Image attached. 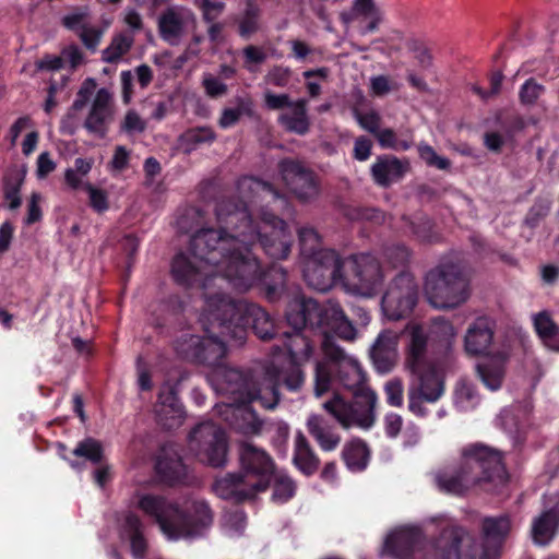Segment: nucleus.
Here are the masks:
<instances>
[{
    "label": "nucleus",
    "mask_w": 559,
    "mask_h": 559,
    "mask_svg": "<svg viewBox=\"0 0 559 559\" xmlns=\"http://www.w3.org/2000/svg\"><path fill=\"white\" fill-rule=\"evenodd\" d=\"M138 508L156 521L169 540L202 536L213 523V512L204 501L180 508L163 496L144 493L139 498Z\"/></svg>",
    "instance_id": "1a4fd4ad"
},
{
    "label": "nucleus",
    "mask_w": 559,
    "mask_h": 559,
    "mask_svg": "<svg viewBox=\"0 0 559 559\" xmlns=\"http://www.w3.org/2000/svg\"><path fill=\"white\" fill-rule=\"evenodd\" d=\"M260 29V13L259 9L249 5L241 17L238 20V35L249 40Z\"/></svg>",
    "instance_id": "c03bdc74"
},
{
    "label": "nucleus",
    "mask_w": 559,
    "mask_h": 559,
    "mask_svg": "<svg viewBox=\"0 0 559 559\" xmlns=\"http://www.w3.org/2000/svg\"><path fill=\"white\" fill-rule=\"evenodd\" d=\"M289 320L298 324L310 322L311 325H317L323 336L321 344L326 336H330L333 343L336 344L334 336L352 341L356 335V329L336 302L321 305L314 299L304 298L301 304L293 307Z\"/></svg>",
    "instance_id": "f8f14e48"
},
{
    "label": "nucleus",
    "mask_w": 559,
    "mask_h": 559,
    "mask_svg": "<svg viewBox=\"0 0 559 559\" xmlns=\"http://www.w3.org/2000/svg\"><path fill=\"white\" fill-rule=\"evenodd\" d=\"M124 532L130 540V549L134 559H144L148 544L144 536L143 523L138 515L129 514L124 521Z\"/></svg>",
    "instance_id": "72a5a7b5"
},
{
    "label": "nucleus",
    "mask_w": 559,
    "mask_h": 559,
    "mask_svg": "<svg viewBox=\"0 0 559 559\" xmlns=\"http://www.w3.org/2000/svg\"><path fill=\"white\" fill-rule=\"evenodd\" d=\"M217 391L229 401L225 405V419L229 427L245 436L259 435L262 428V420L252 408V403H259L266 409H273L278 404L276 388L267 397L251 370L224 368Z\"/></svg>",
    "instance_id": "423d86ee"
},
{
    "label": "nucleus",
    "mask_w": 559,
    "mask_h": 559,
    "mask_svg": "<svg viewBox=\"0 0 559 559\" xmlns=\"http://www.w3.org/2000/svg\"><path fill=\"white\" fill-rule=\"evenodd\" d=\"M496 322L489 317L476 318L467 328L464 337V349L468 356L488 357L493 342Z\"/></svg>",
    "instance_id": "5701e85b"
},
{
    "label": "nucleus",
    "mask_w": 559,
    "mask_h": 559,
    "mask_svg": "<svg viewBox=\"0 0 559 559\" xmlns=\"http://www.w3.org/2000/svg\"><path fill=\"white\" fill-rule=\"evenodd\" d=\"M512 530L509 514L485 516L481 521L484 543L462 526L442 530L437 545L438 559H496Z\"/></svg>",
    "instance_id": "0eeeda50"
},
{
    "label": "nucleus",
    "mask_w": 559,
    "mask_h": 559,
    "mask_svg": "<svg viewBox=\"0 0 559 559\" xmlns=\"http://www.w3.org/2000/svg\"><path fill=\"white\" fill-rule=\"evenodd\" d=\"M238 454L240 471L216 479L213 487L222 499L242 503L270 487L275 463L266 451L247 441L239 443Z\"/></svg>",
    "instance_id": "6e6552de"
},
{
    "label": "nucleus",
    "mask_w": 559,
    "mask_h": 559,
    "mask_svg": "<svg viewBox=\"0 0 559 559\" xmlns=\"http://www.w3.org/2000/svg\"><path fill=\"white\" fill-rule=\"evenodd\" d=\"M292 78V70L283 66H274L266 74L265 80L267 83L276 87H285Z\"/></svg>",
    "instance_id": "0e129e2a"
},
{
    "label": "nucleus",
    "mask_w": 559,
    "mask_h": 559,
    "mask_svg": "<svg viewBox=\"0 0 559 559\" xmlns=\"http://www.w3.org/2000/svg\"><path fill=\"white\" fill-rule=\"evenodd\" d=\"M559 527V511L549 509L536 518L532 525V537L535 544L545 546L557 534Z\"/></svg>",
    "instance_id": "473e14b6"
},
{
    "label": "nucleus",
    "mask_w": 559,
    "mask_h": 559,
    "mask_svg": "<svg viewBox=\"0 0 559 559\" xmlns=\"http://www.w3.org/2000/svg\"><path fill=\"white\" fill-rule=\"evenodd\" d=\"M419 157L426 163L429 167H435L439 170H448L451 167V162L449 158L439 156L435 148L426 143H420L417 146Z\"/></svg>",
    "instance_id": "8fccbe9b"
},
{
    "label": "nucleus",
    "mask_w": 559,
    "mask_h": 559,
    "mask_svg": "<svg viewBox=\"0 0 559 559\" xmlns=\"http://www.w3.org/2000/svg\"><path fill=\"white\" fill-rule=\"evenodd\" d=\"M183 415V406L179 401L175 385L169 383L163 384L155 405L157 424L166 430H171L182 424Z\"/></svg>",
    "instance_id": "4be33fe9"
},
{
    "label": "nucleus",
    "mask_w": 559,
    "mask_h": 559,
    "mask_svg": "<svg viewBox=\"0 0 559 559\" xmlns=\"http://www.w3.org/2000/svg\"><path fill=\"white\" fill-rule=\"evenodd\" d=\"M343 285L352 293L371 297L382 285L383 273L380 262L369 253L344 259Z\"/></svg>",
    "instance_id": "4468645a"
},
{
    "label": "nucleus",
    "mask_w": 559,
    "mask_h": 559,
    "mask_svg": "<svg viewBox=\"0 0 559 559\" xmlns=\"http://www.w3.org/2000/svg\"><path fill=\"white\" fill-rule=\"evenodd\" d=\"M233 203L241 207V195L221 199L215 206L218 229L201 228L195 231L189 242V251L215 274H221L239 292H246L257 280L258 264L253 257L241 251V223L234 219L227 224L219 219V206Z\"/></svg>",
    "instance_id": "20e7f679"
},
{
    "label": "nucleus",
    "mask_w": 559,
    "mask_h": 559,
    "mask_svg": "<svg viewBox=\"0 0 559 559\" xmlns=\"http://www.w3.org/2000/svg\"><path fill=\"white\" fill-rule=\"evenodd\" d=\"M80 39L83 45L88 49L94 51L100 43L103 31L95 27H90L87 25L81 26V32L79 34Z\"/></svg>",
    "instance_id": "774afa93"
},
{
    "label": "nucleus",
    "mask_w": 559,
    "mask_h": 559,
    "mask_svg": "<svg viewBox=\"0 0 559 559\" xmlns=\"http://www.w3.org/2000/svg\"><path fill=\"white\" fill-rule=\"evenodd\" d=\"M202 86L210 98H219L228 92L227 84L209 73L203 75Z\"/></svg>",
    "instance_id": "052dcab7"
},
{
    "label": "nucleus",
    "mask_w": 559,
    "mask_h": 559,
    "mask_svg": "<svg viewBox=\"0 0 559 559\" xmlns=\"http://www.w3.org/2000/svg\"><path fill=\"white\" fill-rule=\"evenodd\" d=\"M241 195V207L233 203L219 206V219L227 224L234 219L240 222L241 251L254 258L258 264L257 280L250 288L257 286L266 300L275 302L285 292L287 272L273 263L266 270L262 267L258 252L263 251L275 260H284L290 253L292 235L286 222L278 212L288 207V199L274 185L253 176H243L237 181Z\"/></svg>",
    "instance_id": "f257e3e1"
},
{
    "label": "nucleus",
    "mask_w": 559,
    "mask_h": 559,
    "mask_svg": "<svg viewBox=\"0 0 559 559\" xmlns=\"http://www.w3.org/2000/svg\"><path fill=\"white\" fill-rule=\"evenodd\" d=\"M353 14L369 19L366 25V32H376L381 22V12L376 7L373 0H355L352 7Z\"/></svg>",
    "instance_id": "58836bf2"
},
{
    "label": "nucleus",
    "mask_w": 559,
    "mask_h": 559,
    "mask_svg": "<svg viewBox=\"0 0 559 559\" xmlns=\"http://www.w3.org/2000/svg\"><path fill=\"white\" fill-rule=\"evenodd\" d=\"M413 235L421 242H437L440 236L435 230L433 222L427 216H418L411 222Z\"/></svg>",
    "instance_id": "de8ad7c7"
},
{
    "label": "nucleus",
    "mask_w": 559,
    "mask_h": 559,
    "mask_svg": "<svg viewBox=\"0 0 559 559\" xmlns=\"http://www.w3.org/2000/svg\"><path fill=\"white\" fill-rule=\"evenodd\" d=\"M386 402L391 406L400 407L403 404V384L400 380H390L384 385Z\"/></svg>",
    "instance_id": "69168bd1"
},
{
    "label": "nucleus",
    "mask_w": 559,
    "mask_h": 559,
    "mask_svg": "<svg viewBox=\"0 0 559 559\" xmlns=\"http://www.w3.org/2000/svg\"><path fill=\"white\" fill-rule=\"evenodd\" d=\"M503 453L483 442L465 444L456 461L435 473V484L440 492L465 497L472 490L499 495L509 483Z\"/></svg>",
    "instance_id": "39448f33"
},
{
    "label": "nucleus",
    "mask_w": 559,
    "mask_h": 559,
    "mask_svg": "<svg viewBox=\"0 0 559 559\" xmlns=\"http://www.w3.org/2000/svg\"><path fill=\"white\" fill-rule=\"evenodd\" d=\"M454 328L436 319L429 331L415 325L409 331L405 365L414 376L408 390V411L417 417L429 414L425 403L438 402L445 392V371L453 360Z\"/></svg>",
    "instance_id": "f03ea898"
},
{
    "label": "nucleus",
    "mask_w": 559,
    "mask_h": 559,
    "mask_svg": "<svg viewBox=\"0 0 559 559\" xmlns=\"http://www.w3.org/2000/svg\"><path fill=\"white\" fill-rule=\"evenodd\" d=\"M343 215L352 222L367 221L381 224L384 221V213L377 207L348 205L343 209Z\"/></svg>",
    "instance_id": "a18cd8bd"
},
{
    "label": "nucleus",
    "mask_w": 559,
    "mask_h": 559,
    "mask_svg": "<svg viewBox=\"0 0 559 559\" xmlns=\"http://www.w3.org/2000/svg\"><path fill=\"white\" fill-rule=\"evenodd\" d=\"M408 169V163H403L393 155H380L370 168L376 185L388 188L400 181Z\"/></svg>",
    "instance_id": "bb28decb"
},
{
    "label": "nucleus",
    "mask_w": 559,
    "mask_h": 559,
    "mask_svg": "<svg viewBox=\"0 0 559 559\" xmlns=\"http://www.w3.org/2000/svg\"><path fill=\"white\" fill-rule=\"evenodd\" d=\"M277 168L285 187L300 203H310L320 195V179L305 162L285 157Z\"/></svg>",
    "instance_id": "6ab92c4d"
},
{
    "label": "nucleus",
    "mask_w": 559,
    "mask_h": 559,
    "mask_svg": "<svg viewBox=\"0 0 559 559\" xmlns=\"http://www.w3.org/2000/svg\"><path fill=\"white\" fill-rule=\"evenodd\" d=\"M207 305L223 334L238 345L246 342L249 329L262 341L277 337L281 332L270 313L257 304L233 299L227 294L209 296Z\"/></svg>",
    "instance_id": "9d476101"
},
{
    "label": "nucleus",
    "mask_w": 559,
    "mask_h": 559,
    "mask_svg": "<svg viewBox=\"0 0 559 559\" xmlns=\"http://www.w3.org/2000/svg\"><path fill=\"white\" fill-rule=\"evenodd\" d=\"M158 31L164 40L171 41L182 34L183 21L175 10L167 9L158 19Z\"/></svg>",
    "instance_id": "e433bc0d"
},
{
    "label": "nucleus",
    "mask_w": 559,
    "mask_h": 559,
    "mask_svg": "<svg viewBox=\"0 0 559 559\" xmlns=\"http://www.w3.org/2000/svg\"><path fill=\"white\" fill-rule=\"evenodd\" d=\"M308 102L305 98L295 100L292 112H283L278 116L277 121L286 131L305 135L310 130V121L308 117Z\"/></svg>",
    "instance_id": "2f4dec72"
},
{
    "label": "nucleus",
    "mask_w": 559,
    "mask_h": 559,
    "mask_svg": "<svg viewBox=\"0 0 559 559\" xmlns=\"http://www.w3.org/2000/svg\"><path fill=\"white\" fill-rule=\"evenodd\" d=\"M216 138L215 132L210 127H199L189 129L183 134V140L188 144L198 145L203 143H212Z\"/></svg>",
    "instance_id": "4d7b16f0"
},
{
    "label": "nucleus",
    "mask_w": 559,
    "mask_h": 559,
    "mask_svg": "<svg viewBox=\"0 0 559 559\" xmlns=\"http://www.w3.org/2000/svg\"><path fill=\"white\" fill-rule=\"evenodd\" d=\"M132 44V37H127L123 34L114 36L109 46L102 52L103 61L107 63L118 62L130 50Z\"/></svg>",
    "instance_id": "37998d69"
},
{
    "label": "nucleus",
    "mask_w": 559,
    "mask_h": 559,
    "mask_svg": "<svg viewBox=\"0 0 559 559\" xmlns=\"http://www.w3.org/2000/svg\"><path fill=\"white\" fill-rule=\"evenodd\" d=\"M356 118L360 127L372 135L376 136L380 131L381 117L377 111L371 110L366 114L356 112Z\"/></svg>",
    "instance_id": "338daca9"
},
{
    "label": "nucleus",
    "mask_w": 559,
    "mask_h": 559,
    "mask_svg": "<svg viewBox=\"0 0 559 559\" xmlns=\"http://www.w3.org/2000/svg\"><path fill=\"white\" fill-rule=\"evenodd\" d=\"M419 299V285L408 271L399 272L389 283L382 299L384 316L392 321L409 317Z\"/></svg>",
    "instance_id": "2eb2a0df"
},
{
    "label": "nucleus",
    "mask_w": 559,
    "mask_h": 559,
    "mask_svg": "<svg viewBox=\"0 0 559 559\" xmlns=\"http://www.w3.org/2000/svg\"><path fill=\"white\" fill-rule=\"evenodd\" d=\"M150 324L158 334L171 335L185 330L188 321L185 314V305L178 297H169L153 306Z\"/></svg>",
    "instance_id": "412c9836"
},
{
    "label": "nucleus",
    "mask_w": 559,
    "mask_h": 559,
    "mask_svg": "<svg viewBox=\"0 0 559 559\" xmlns=\"http://www.w3.org/2000/svg\"><path fill=\"white\" fill-rule=\"evenodd\" d=\"M302 275L309 287L328 292L336 283L343 284L344 260L335 250H319L313 257L302 259Z\"/></svg>",
    "instance_id": "a211bd4d"
},
{
    "label": "nucleus",
    "mask_w": 559,
    "mask_h": 559,
    "mask_svg": "<svg viewBox=\"0 0 559 559\" xmlns=\"http://www.w3.org/2000/svg\"><path fill=\"white\" fill-rule=\"evenodd\" d=\"M273 492L271 500L275 503L283 504L288 502L296 493V484L287 475H276L274 473Z\"/></svg>",
    "instance_id": "79ce46f5"
},
{
    "label": "nucleus",
    "mask_w": 559,
    "mask_h": 559,
    "mask_svg": "<svg viewBox=\"0 0 559 559\" xmlns=\"http://www.w3.org/2000/svg\"><path fill=\"white\" fill-rule=\"evenodd\" d=\"M385 258L394 267L405 266L409 262L411 252L405 245H392L385 249Z\"/></svg>",
    "instance_id": "13d9d810"
},
{
    "label": "nucleus",
    "mask_w": 559,
    "mask_h": 559,
    "mask_svg": "<svg viewBox=\"0 0 559 559\" xmlns=\"http://www.w3.org/2000/svg\"><path fill=\"white\" fill-rule=\"evenodd\" d=\"M425 294L437 309L455 308L469 296L468 281L459 264L441 263L427 273Z\"/></svg>",
    "instance_id": "ddd939ff"
},
{
    "label": "nucleus",
    "mask_w": 559,
    "mask_h": 559,
    "mask_svg": "<svg viewBox=\"0 0 559 559\" xmlns=\"http://www.w3.org/2000/svg\"><path fill=\"white\" fill-rule=\"evenodd\" d=\"M298 304H301V299L288 304L285 318L289 330L281 332L278 336L288 353L289 361L308 362L316 354L318 341L311 334L318 328L311 325L310 322L298 324L289 320L293 307Z\"/></svg>",
    "instance_id": "aec40b11"
},
{
    "label": "nucleus",
    "mask_w": 559,
    "mask_h": 559,
    "mask_svg": "<svg viewBox=\"0 0 559 559\" xmlns=\"http://www.w3.org/2000/svg\"><path fill=\"white\" fill-rule=\"evenodd\" d=\"M293 463L298 471L308 477L316 474L320 466L319 456L302 432H298L295 438Z\"/></svg>",
    "instance_id": "7c9ffc66"
},
{
    "label": "nucleus",
    "mask_w": 559,
    "mask_h": 559,
    "mask_svg": "<svg viewBox=\"0 0 559 559\" xmlns=\"http://www.w3.org/2000/svg\"><path fill=\"white\" fill-rule=\"evenodd\" d=\"M305 362H292L285 369H280L276 366H271L266 369L269 377V384L262 388L263 393L271 397L272 389L276 388L280 395V388L285 386L289 391H298L305 382V373L301 366Z\"/></svg>",
    "instance_id": "393cba45"
},
{
    "label": "nucleus",
    "mask_w": 559,
    "mask_h": 559,
    "mask_svg": "<svg viewBox=\"0 0 559 559\" xmlns=\"http://www.w3.org/2000/svg\"><path fill=\"white\" fill-rule=\"evenodd\" d=\"M197 5L202 13V20L205 23L217 22L216 20L223 14L226 4L217 0H198Z\"/></svg>",
    "instance_id": "5fc2aeb1"
},
{
    "label": "nucleus",
    "mask_w": 559,
    "mask_h": 559,
    "mask_svg": "<svg viewBox=\"0 0 559 559\" xmlns=\"http://www.w3.org/2000/svg\"><path fill=\"white\" fill-rule=\"evenodd\" d=\"M397 356V335L393 331L381 332L370 350L374 368L386 373L392 370Z\"/></svg>",
    "instance_id": "a878e982"
},
{
    "label": "nucleus",
    "mask_w": 559,
    "mask_h": 559,
    "mask_svg": "<svg viewBox=\"0 0 559 559\" xmlns=\"http://www.w3.org/2000/svg\"><path fill=\"white\" fill-rule=\"evenodd\" d=\"M23 183V178L16 177L13 179H5L3 185V198L8 201V207L10 210H16L22 204L21 198V187Z\"/></svg>",
    "instance_id": "603ef678"
},
{
    "label": "nucleus",
    "mask_w": 559,
    "mask_h": 559,
    "mask_svg": "<svg viewBox=\"0 0 559 559\" xmlns=\"http://www.w3.org/2000/svg\"><path fill=\"white\" fill-rule=\"evenodd\" d=\"M558 326L546 311L539 312L534 318V328L542 341L549 336Z\"/></svg>",
    "instance_id": "680f3d73"
},
{
    "label": "nucleus",
    "mask_w": 559,
    "mask_h": 559,
    "mask_svg": "<svg viewBox=\"0 0 559 559\" xmlns=\"http://www.w3.org/2000/svg\"><path fill=\"white\" fill-rule=\"evenodd\" d=\"M73 455L84 457L92 464H100L104 459V448L100 441L87 437L80 441L73 450Z\"/></svg>",
    "instance_id": "ea45409f"
},
{
    "label": "nucleus",
    "mask_w": 559,
    "mask_h": 559,
    "mask_svg": "<svg viewBox=\"0 0 559 559\" xmlns=\"http://www.w3.org/2000/svg\"><path fill=\"white\" fill-rule=\"evenodd\" d=\"M545 91L543 84H539L534 78H530L520 87V103L524 106H534Z\"/></svg>",
    "instance_id": "09e8293b"
},
{
    "label": "nucleus",
    "mask_w": 559,
    "mask_h": 559,
    "mask_svg": "<svg viewBox=\"0 0 559 559\" xmlns=\"http://www.w3.org/2000/svg\"><path fill=\"white\" fill-rule=\"evenodd\" d=\"M107 116V110L92 107L84 122V127L91 133L104 135L106 131L105 123Z\"/></svg>",
    "instance_id": "6e6d98bb"
},
{
    "label": "nucleus",
    "mask_w": 559,
    "mask_h": 559,
    "mask_svg": "<svg viewBox=\"0 0 559 559\" xmlns=\"http://www.w3.org/2000/svg\"><path fill=\"white\" fill-rule=\"evenodd\" d=\"M550 211V201L537 198L533 205L526 213L525 225L530 228H535L539 225L540 221L545 218Z\"/></svg>",
    "instance_id": "3c124183"
},
{
    "label": "nucleus",
    "mask_w": 559,
    "mask_h": 559,
    "mask_svg": "<svg viewBox=\"0 0 559 559\" xmlns=\"http://www.w3.org/2000/svg\"><path fill=\"white\" fill-rule=\"evenodd\" d=\"M421 534L416 528H402L390 534L384 543L385 550L395 559H415Z\"/></svg>",
    "instance_id": "cd10ccee"
},
{
    "label": "nucleus",
    "mask_w": 559,
    "mask_h": 559,
    "mask_svg": "<svg viewBox=\"0 0 559 559\" xmlns=\"http://www.w3.org/2000/svg\"><path fill=\"white\" fill-rule=\"evenodd\" d=\"M508 359L509 355L507 353L498 352L492 356L485 357L476 365L479 380L490 391H497L502 386Z\"/></svg>",
    "instance_id": "c85d7f7f"
},
{
    "label": "nucleus",
    "mask_w": 559,
    "mask_h": 559,
    "mask_svg": "<svg viewBox=\"0 0 559 559\" xmlns=\"http://www.w3.org/2000/svg\"><path fill=\"white\" fill-rule=\"evenodd\" d=\"M201 321L206 335L182 334L175 341V350L180 358L189 362L221 367L227 354L225 338L230 340V335L222 333L210 307L205 308Z\"/></svg>",
    "instance_id": "9b49d317"
},
{
    "label": "nucleus",
    "mask_w": 559,
    "mask_h": 559,
    "mask_svg": "<svg viewBox=\"0 0 559 559\" xmlns=\"http://www.w3.org/2000/svg\"><path fill=\"white\" fill-rule=\"evenodd\" d=\"M235 103L236 107H227L223 109L218 119V126L222 129L234 127L240 120L241 116H247L249 118L254 116V106L250 97L238 96L235 98Z\"/></svg>",
    "instance_id": "c9c22d12"
},
{
    "label": "nucleus",
    "mask_w": 559,
    "mask_h": 559,
    "mask_svg": "<svg viewBox=\"0 0 559 559\" xmlns=\"http://www.w3.org/2000/svg\"><path fill=\"white\" fill-rule=\"evenodd\" d=\"M158 480L168 486L183 484L187 478V466L181 455L169 448L163 447L155 463Z\"/></svg>",
    "instance_id": "b1692460"
},
{
    "label": "nucleus",
    "mask_w": 559,
    "mask_h": 559,
    "mask_svg": "<svg viewBox=\"0 0 559 559\" xmlns=\"http://www.w3.org/2000/svg\"><path fill=\"white\" fill-rule=\"evenodd\" d=\"M189 448L200 462L212 467H222L226 463L227 437L225 431L213 421L201 423L190 431Z\"/></svg>",
    "instance_id": "dca6fc26"
},
{
    "label": "nucleus",
    "mask_w": 559,
    "mask_h": 559,
    "mask_svg": "<svg viewBox=\"0 0 559 559\" xmlns=\"http://www.w3.org/2000/svg\"><path fill=\"white\" fill-rule=\"evenodd\" d=\"M243 56V68L250 72H253V66H259L265 62L266 53L261 47L254 45H248L242 49Z\"/></svg>",
    "instance_id": "bf43d9fd"
},
{
    "label": "nucleus",
    "mask_w": 559,
    "mask_h": 559,
    "mask_svg": "<svg viewBox=\"0 0 559 559\" xmlns=\"http://www.w3.org/2000/svg\"><path fill=\"white\" fill-rule=\"evenodd\" d=\"M307 429L321 450L325 452L335 450L341 442V436L336 432L335 427L322 415H310L307 420Z\"/></svg>",
    "instance_id": "c756f323"
},
{
    "label": "nucleus",
    "mask_w": 559,
    "mask_h": 559,
    "mask_svg": "<svg viewBox=\"0 0 559 559\" xmlns=\"http://www.w3.org/2000/svg\"><path fill=\"white\" fill-rule=\"evenodd\" d=\"M93 164L94 160L92 158H76L74 160V168H67L64 171L66 185L72 190L81 189L85 183L81 177L86 176L91 171Z\"/></svg>",
    "instance_id": "a19ab883"
},
{
    "label": "nucleus",
    "mask_w": 559,
    "mask_h": 559,
    "mask_svg": "<svg viewBox=\"0 0 559 559\" xmlns=\"http://www.w3.org/2000/svg\"><path fill=\"white\" fill-rule=\"evenodd\" d=\"M376 139L382 148H391L394 151H407L413 145L411 133L406 138L399 139L394 130L390 128L380 129L376 134Z\"/></svg>",
    "instance_id": "49530a36"
},
{
    "label": "nucleus",
    "mask_w": 559,
    "mask_h": 559,
    "mask_svg": "<svg viewBox=\"0 0 559 559\" xmlns=\"http://www.w3.org/2000/svg\"><path fill=\"white\" fill-rule=\"evenodd\" d=\"M322 350L329 365L320 361L316 364L314 394L321 396L326 393L333 381L353 394V400L348 402L335 393L323 404V408L344 428L352 425L364 429L372 427L376 420L377 394L367 386L366 374L360 365L334 344L330 336L322 343Z\"/></svg>",
    "instance_id": "7ed1b4c3"
},
{
    "label": "nucleus",
    "mask_w": 559,
    "mask_h": 559,
    "mask_svg": "<svg viewBox=\"0 0 559 559\" xmlns=\"http://www.w3.org/2000/svg\"><path fill=\"white\" fill-rule=\"evenodd\" d=\"M84 189L90 197V206L97 213H104L109 209L107 192L103 189L94 187L90 182H85L81 188Z\"/></svg>",
    "instance_id": "864d4df0"
},
{
    "label": "nucleus",
    "mask_w": 559,
    "mask_h": 559,
    "mask_svg": "<svg viewBox=\"0 0 559 559\" xmlns=\"http://www.w3.org/2000/svg\"><path fill=\"white\" fill-rule=\"evenodd\" d=\"M370 451L361 439H353L342 450V460L352 472L364 471L369 461Z\"/></svg>",
    "instance_id": "f704fd0d"
},
{
    "label": "nucleus",
    "mask_w": 559,
    "mask_h": 559,
    "mask_svg": "<svg viewBox=\"0 0 559 559\" xmlns=\"http://www.w3.org/2000/svg\"><path fill=\"white\" fill-rule=\"evenodd\" d=\"M120 129L128 134L142 133L146 129V122L135 110H128Z\"/></svg>",
    "instance_id": "e2e57ef3"
},
{
    "label": "nucleus",
    "mask_w": 559,
    "mask_h": 559,
    "mask_svg": "<svg viewBox=\"0 0 559 559\" xmlns=\"http://www.w3.org/2000/svg\"><path fill=\"white\" fill-rule=\"evenodd\" d=\"M300 255L302 259L313 257L319 250H328L321 247V237L318 231L309 226L298 229Z\"/></svg>",
    "instance_id": "4c0bfd02"
},
{
    "label": "nucleus",
    "mask_w": 559,
    "mask_h": 559,
    "mask_svg": "<svg viewBox=\"0 0 559 559\" xmlns=\"http://www.w3.org/2000/svg\"><path fill=\"white\" fill-rule=\"evenodd\" d=\"M170 274L176 284L182 287H198L204 290L205 307L209 308L207 298L223 292L210 293L209 289L217 286V282H225L221 274H215L194 255L185 252L177 253L170 264Z\"/></svg>",
    "instance_id": "f3484780"
}]
</instances>
